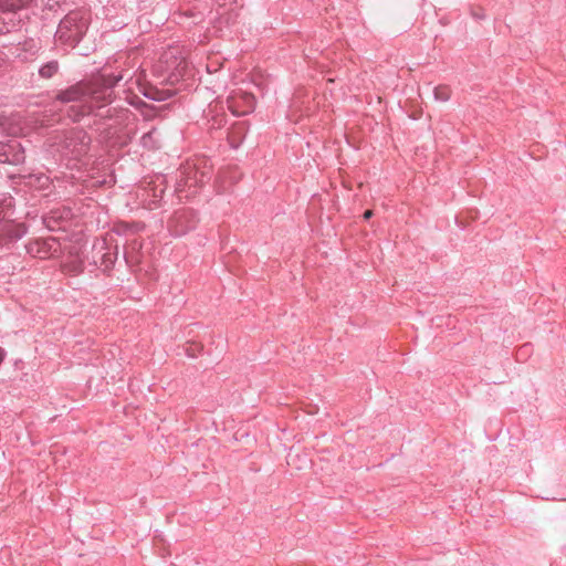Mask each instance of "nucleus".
<instances>
[{
  "label": "nucleus",
  "mask_w": 566,
  "mask_h": 566,
  "mask_svg": "<svg viewBox=\"0 0 566 566\" xmlns=\"http://www.w3.org/2000/svg\"><path fill=\"white\" fill-rule=\"evenodd\" d=\"M28 252L39 259H48L59 252V243L55 238L40 239L29 243Z\"/></svg>",
  "instance_id": "423d86ee"
},
{
  "label": "nucleus",
  "mask_w": 566,
  "mask_h": 566,
  "mask_svg": "<svg viewBox=\"0 0 566 566\" xmlns=\"http://www.w3.org/2000/svg\"><path fill=\"white\" fill-rule=\"evenodd\" d=\"M153 134H154V132H149V133H146L143 135L142 143L144 146H147V147L150 146Z\"/></svg>",
  "instance_id": "9d476101"
},
{
  "label": "nucleus",
  "mask_w": 566,
  "mask_h": 566,
  "mask_svg": "<svg viewBox=\"0 0 566 566\" xmlns=\"http://www.w3.org/2000/svg\"><path fill=\"white\" fill-rule=\"evenodd\" d=\"M25 159L24 148L18 139L0 142V164L20 165Z\"/></svg>",
  "instance_id": "39448f33"
},
{
  "label": "nucleus",
  "mask_w": 566,
  "mask_h": 566,
  "mask_svg": "<svg viewBox=\"0 0 566 566\" xmlns=\"http://www.w3.org/2000/svg\"><path fill=\"white\" fill-rule=\"evenodd\" d=\"M451 97V90L449 86L440 85L434 88V98L440 102H447Z\"/></svg>",
  "instance_id": "1a4fd4ad"
},
{
  "label": "nucleus",
  "mask_w": 566,
  "mask_h": 566,
  "mask_svg": "<svg viewBox=\"0 0 566 566\" xmlns=\"http://www.w3.org/2000/svg\"><path fill=\"white\" fill-rule=\"evenodd\" d=\"M25 178L28 179L27 185L31 187L45 188L49 184V177L43 174L29 175Z\"/></svg>",
  "instance_id": "6e6552de"
},
{
  "label": "nucleus",
  "mask_w": 566,
  "mask_h": 566,
  "mask_svg": "<svg viewBox=\"0 0 566 566\" xmlns=\"http://www.w3.org/2000/svg\"><path fill=\"white\" fill-rule=\"evenodd\" d=\"M86 29V20L82 12L72 11L60 21L55 38L62 43L75 46L82 40Z\"/></svg>",
  "instance_id": "f03ea898"
},
{
  "label": "nucleus",
  "mask_w": 566,
  "mask_h": 566,
  "mask_svg": "<svg viewBox=\"0 0 566 566\" xmlns=\"http://www.w3.org/2000/svg\"><path fill=\"white\" fill-rule=\"evenodd\" d=\"M91 137L81 128L67 130L61 143L62 154L73 159H80L88 153Z\"/></svg>",
  "instance_id": "7ed1b4c3"
},
{
  "label": "nucleus",
  "mask_w": 566,
  "mask_h": 566,
  "mask_svg": "<svg viewBox=\"0 0 566 566\" xmlns=\"http://www.w3.org/2000/svg\"><path fill=\"white\" fill-rule=\"evenodd\" d=\"M12 197H3L0 199V238L15 241L25 234V228L10 220L12 214Z\"/></svg>",
  "instance_id": "20e7f679"
},
{
  "label": "nucleus",
  "mask_w": 566,
  "mask_h": 566,
  "mask_svg": "<svg viewBox=\"0 0 566 566\" xmlns=\"http://www.w3.org/2000/svg\"><path fill=\"white\" fill-rule=\"evenodd\" d=\"M125 76L123 72L104 73L92 85L80 82L60 91L55 99L62 104H71L67 116L74 122L90 114L101 118L112 117L114 108L109 107V104L113 87Z\"/></svg>",
  "instance_id": "f257e3e1"
},
{
  "label": "nucleus",
  "mask_w": 566,
  "mask_h": 566,
  "mask_svg": "<svg viewBox=\"0 0 566 566\" xmlns=\"http://www.w3.org/2000/svg\"><path fill=\"white\" fill-rule=\"evenodd\" d=\"M59 71V62L56 60H52L45 64H43L39 69V75L42 78H51L53 77Z\"/></svg>",
  "instance_id": "0eeeda50"
},
{
  "label": "nucleus",
  "mask_w": 566,
  "mask_h": 566,
  "mask_svg": "<svg viewBox=\"0 0 566 566\" xmlns=\"http://www.w3.org/2000/svg\"><path fill=\"white\" fill-rule=\"evenodd\" d=\"M291 458H292V454L289 455L287 464H291Z\"/></svg>",
  "instance_id": "ddd939ff"
},
{
  "label": "nucleus",
  "mask_w": 566,
  "mask_h": 566,
  "mask_svg": "<svg viewBox=\"0 0 566 566\" xmlns=\"http://www.w3.org/2000/svg\"><path fill=\"white\" fill-rule=\"evenodd\" d=\"M371 216H373V211H371V210H366V211L364 212V218H365V219H369Z\"/></svg>",
  "instance_id": "f8f14e48"
},
{
  "label": "nucleus",
  "mask_w": 566,
  "mask_h": 566,
  "mask_svg": "<svg viewBox=\"0 0 566 566\" xmlns=\"http://www.w3.org/2000/svg\"><path fill=\"white\" fill-rule=\"evenodd\" d=\"M4 357H6V352L3 348L0 347V364L3 361Z\"/></svg>",
  "instance_id": "9b49d317"
}]
</instances>
